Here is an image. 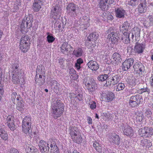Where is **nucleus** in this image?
I'll return each instance as SVG.
<instances>
[{
  "mask_svg": "<svg viewBox=\"0 0 153 153\" xmlns=\"http://www.w3.org/2000/svg\"><path fill=\"white\" fill-rule=\"evenodd\" d=\"M13 70V76L12 82L14 84L21 85H23L24 83V76L22 74V71L18 69L17 65L15 64L12 65L10 70Z\"/></svg>",
  "mask_w": 153,
  "mask_h": 153,
  "instance_id": "nucleus-1",
  "label": "nucleus"
},
{
  "mask_svg": "<svg viewBox=\"0 0 153 153\" xmlns=\"http://www.w3.org/2000/svg\"><path fill=\"white\" fill-rule=\"evenodd\" d=\"M64 111L63 104L59 100H57L52 105L51 113L55 119L59 117L62 114Z\"/></svg>",
  "mask_w": 153,
  "mask_h": 153,
  "instance_id": "nucleus-2",
  "label": "nucleus"
},
{
  "mask_svg": "<svg viewBox=\"0 0 153 153\" xmlns=\"http://www.w3.org/2000/svg\"><path fill=\"white\" fill-rule=\"evenodd\" d=\"M39 68L38 66L37 69L35 81L37 84L41 86L43 85L45 82V73L44 70V67L39 66Z\"/></svg>",
  "mask_w": 153,
  "mask_h": 153,
  "instance_id": "nucleus-3",
  "label": "nucleus"
},
{
  "mask_svg": "<svg viewBox=\"0 0 153 153\" xmlns=\"http://www.w3.org/2000/svg\"><path fill=\"white\" fill-rule=\"evenodd\" d=\"M108 34L107 40L110 44L114 45L117 43L118 40V33L112 28H109L106 31Z\"/></svg>",
  "mask_w": 153,
  "mask_h": 153,
  "instance_id": "nucleus-4",
  "label": "nucleus"
},
{
  "mask_svg": "<svg viewBox=\"0 0 153 153\" xmlns=\"http://www.w3.org/2000/svg\"><path fill=\"white\" fill-rule=\"evenodd\" d=\"M83 83L90 92H92L97 89V84L95 80L91 78L85 77L84 79Z\"/></svg>",
  "mask_w": 153,
  "mask_h": 153,
  "instance_id": "nucleus-5",
  "label": "nucleus"
},
{
  "mask_svg": "<svg viewBox=\"0 0 153 153\" xmlns=\"http://www.w3.org/2000/svg\"><path fill=\"white\" fill-rule=\"evenodd\" d=\"M30 44V39L28 36L22 37L20 41V49L23 53L26 52L29 49Z\"/></svg>",
  "mask_w": 153,
  "mask_h": 153,
  "instance_id": "nucleus-6",
  "label": "nucleus"
},
{
  "mask_svg": "<svg viewBox=\"0 0 153 153\" xmlns=\"http://www.w3.org/2000/svg\"><path fill=\"white\" fill-rule=\"evenodd\" d=\"M33 18L32 15L29 14L26 16L22 20L21 25V30L23 31L26 27L30 28L32 26Z\"/></svg>",
  "mask_w": 153,
  "mask_h": 153,
  "instance_id": "nucleus-7",
  "label": "nucleus"
},
{
  "mask_svg": "<svg viewBox=\"0 0 153 153\" xmlns=\"http://www.w3.org/2000/svg\"><path fill=\"white\" fill-rule=\"evenodd\" d=\"M31 124V119L30 117L26 116L23 119L22 124V129L25 134L29 132Z\"/></svg>",
  "mask_w": 153,
  "mask_h": 153,
  "instance_id": "nucleus-8",
  "label": "nucleus"
},
{
  "mask_svg": "<svg viewBox=\"0 0 153 153\" xmlns=\"http://www.w3.org/2000/svg\"><path fill=\"white\" fill-rule=\"evenodd\" d=\"M141 99V96L139 94L132 96L130 97L129 102L130 106L133 108L138 105Z\"/></svg>",
  "mask_w": 153,
  "mask_h": 153,
  "instance_id": "nucleus-9",
  "label": "nucleus"
},
{
  "mask_svg": "<svg viewBox=\"0 0 153 153\" xmlns=\"http://www.w3.org/2000/svg\"><path fill=\"white\" fill-rule=\"evenodd\" d=\"M133 68L136 72V74L139 76L145 74V67L141 63L137 62L134 65Z\"/></svg>",
  "mask_w": 153,
  "mask_h": 153,
  "instance_id": "nucleus-10",
  "label": "nucleus"
},
{
  "mask_svg": "<svg viewBox=\"0 0 153 153\" xmlns=\"http://www.w3.org/2000/svg\"><path fill=\"white\" fill-rule=\"evenodd\" d=\"M61 10L58 5L53 7L51 9V17L55 19H59L61 16Z\"/></svg>",
  "mask_w": 153,
  "mask_h": 153,
  "instance_id": "nucleus-11",
  "label": "nucleus"
},
{
  "mask_svg": "<svg viewBox=\"0 0 153 153\" xmlns=\"http://www.w3.org/2000/svg\"><path fill=\"white\" fill-rule=\"evenodd\" d=\"M120 79L121 77L120 75H112L106 80V84L107 86L114 85L117 84Z\"/></svg>",
  "mask_w": 153,
  "mask_h": 153,
  "instance_id": "nucleus-12",
  "label": "nucleus"
},
{
  "mask_svg": "<svg viewBox=\"0 0 153 153\" xmlns=\"http://www.w3.org/2000/svg\"><path fill=\"white\" fill-rule=\"evenodd\" d=\"M66 9L67 13L69 15L74 17L77 16V7L75 4L70 3L68 5Z\"/></svg>",
  "mask_w": 153,
  "mask_h": 153,
  "instance_id": "nucleus-13",
  "label": "nucleus"
},
{
  "mask_svg": "<svg viewBox=\"0 0 153 153\" xmlns=\"http://www.w3.org/2000/svg\"><path fill=\"white\" fill-rule=\"evenodd\" d=\"M152 128L145 127L139 129L138 131L139 134L141 137H150V132L152 130Z\"/></svg>",
  "mask_w": 153,
  "mask_h": 153,
  "instance_id": "nucleus-14",
  "label": "nucleus"
},
{
  "mask_svg": "<svg viewBox=\"0 0 153 153\" xmlns=\"http://www.w3.org/2000/svg\"><path fill=\"white\" fill-rule=\"evenodd\" d=\"M89 19L87 16H84L80 18V21H77L75 22L74 25L76 27H78L79 25L81 26L83 25L84 26V29H86L90 26L89 23Z\"/></svg>",
  "mask_w": 153,
  "mask_h": 153,
  "instance_id": "nucleus-15",
  "label": "nucleus"
},
{
  "mask_svg": "<svg viewBox=\"0 0 153 153\" xmlns=\"http://www.w3.org/2000/svg\"><path fill=\"white\" fill-rule=\"evenodd\" d=\"M5 123L11 130L14 131L15 129L14 117L11 115L8 116L5 121Z\"/></svg>",
  "mask_w": 153,
  "mask_h": 153,
  "instance_id": "nucleus-16",
  "label": "nucleus"
},
{
  "mask_svg": "<svg viewBox=\"0 0 153 153\" xmlns=\"http://www.w3.org/2000/svg\"><path fill=\"white\" fill-rule=\"evenodd\" d=\"M124 135L129 137H132L134 134V131L132 128L128 125L123 126L122 128Z\"/></svg>",
  "mask_w": 153,
  "mask_h": 153,
  "instance_id": "nucleus-17",
  "label": "nucleus"
},
{
  "mask_svg": "<svg viewBox=\"0 0 153 153\" xmlns=\"http://www.w3.org/2000/svg\"><path fill=\"white\" fill-rule=\"evenodd\" d=\"M109 140L111 143L117 146L119 145L120 143L119 136L114 133H111L109 135Z\"/></svg>",
  "mask_w": 153,
  "mask_h": 153,
  "instance_id": "nucleus-18",
  "label": "nucleus"
},
{
  "mask_svg": "<svg viewBox=\"0 0 153 153\" xmlns=\"http://www.w3.org/2000/svg\"><path fill=\"white\" fill-rule=\"evenodd\" d=\"M101 96L102 99L106 102L112 101L114 97V94L111 92L102 93Z\"/></svg>",
  "mask_w": 153,
  "mask_h": 153,
  "instance_id": "nucleus-19",
  "label": "nucleus"
},
{
  "mask_svg": "<svg viewBox=\"0 0 153 153\" xmlns=\"http://www.w3.org/2000/svg\"><path fill=\"white\" fill-rule=\"evenodd\" d=\"M134 60L133 58H129L125 60L123 63L122 69L124 71H127L133 65Z\"/></svg>",
  "mask_w": 153,
  "mask_h": 153,
  "instance_id": "nucleus-20",
  "label": "nucleus"
},
{
  "mask_svg": "<svg viewBox=\"0 0 153 153\" xmlns=\"http://www.w3.org/2000/svg\"><path fill=\"white\" fill-rule=\"evenodd\" d=\"M145 47V45L144 44L137 42L134 47V50L135 53L140 54L143 53Z\"/></svg>",
  "mask_w": 153,
  "mask_h": 153,
  "instance_id": "nucleus-21",
  "label": "nucleus"
},
{
  "mask_svg": "<svg viewBox=\"0 0 153 153\" xmlns=\"http://www.w3.org/2000/svg\"><path fill=\"white\" fill-rule=\"evenodd\" d=\"M116 17L117 18H123L125 17L126 11L121 8H116L114 11Z\"/></svg>",
  "mask_w": 153,
  "mask_h": 153,
  "instance_id": "nucleus-22",
  "label": "nucleus"
},
{
  "mask_svg": "<svg viewBox=\"0 0 153 153\" xmlns=\"http://www.w3.org/2000/svg\"><path fill=\"white\" fill-rule=\"evenodd\" d=\"M26 152L27 153H39L38 150L31 144H26L25 146Z\"/></svg>",
  "mask_w": 153,
  "mask_h": 153,
  "instance_id": "nucleus-23",
  "label": "nucleus"
},
{
  "mask_svg": "<svg viewBox=\"0 0 153 153\" xmlns=\"http://www.w3.org/2000/svg\"><path fill=\"white\" fill-rule=\"evenodd\" d=\"M114 1V0H100L99 3L98 5L102 10H104L107 4H112Z\"/></svg>",
  "mask_w": 153,
  "mask_h": 153,
  "instance_id": "nucleus-24",
  "label": "nucleus"
},
{
  "mask_svg": "<svg viewBox=\"0 0 153 153\" xmlns=\"http://www.w3.org/2000/svg\"><path fill=\"white\" fill-rule=\"evenodd\" d=\"M69 134L71 138L80 133V131L75 126L70 127L69 129Z\"/></svg>",
  "mask_w": 153,
  "mask_h": 153,
  "instance_id": "nucleus-25",
  "label": "nucleus"
},
{
  "mask_svg": "<svg viewBox=\"0 0 153 153\" xmlns=\"http://www.w3.org/2000/svg\"><path fill=\"white\" fill-rule=\"evenodd\" d=\"M87 65L88 67L92 71H96L99 68V65L96 62L91 60L88 62Z\"/></svg>",
  "mask_w": 153,
  "mask_h": 153,
  "instance_id": "nucleus-26",
  "label": "nucleus"
},
{
  "mask_svg": "<svg viewBox=\"0 0 153 153\" xmlns=\"http://www.w3.org/2000/svg\"><path fill=\"white\" fill-rule=\"evenodd\" d=\"M43 0H34L33 5V10L36 12L39 11L42 5Z\"/></svg>",
  "mask_w": 153,
  "mask_h": 153,
  "instance_id": "nucleus-27",
  "label": "nucleus"
},
{
  "mask_svg": "<svg viewBox=\"0 0 153 153\" xmlns=\"http://www.w3.org/2000/svg\"><path fill=\"white\" fill-rule=\"evenodd\" d=\"M140 3L138 7V12L140 13H144L146 11L147 7L146 5V0H140Z\"/></svg>",
  "mask_w": 153,
  "mask_h": 153,
  "instance_id": "nucleus-28",
  "label": "nucleus"
},
{
  "mask_svg": "<svg viewBox=\"0 0 153 153\" xmlns=\"http://www.w3.org/2000/svg\"><path fill=\"white\" fill-rule=\"evenodd\" d=\"M132 118L134 120H136L137 124H140L142 123L143 114H142L139 113L138 112L136 113L134 112Z\"/></svg>",
  "mask_w": 153,
  "mask_h": 153,
  "instance_id": "nucleus-29",
  "label": "nucleus"
},
{
  "mask_svg": "<svg viewBox=\"0 0 153 153\" xmlns=\"http://www.w3.org/2000/svg\"><path fill=\"white\" fill-rule=\"evenodd\" d=\"M121 56L117 53H114L112 56L111 59L115 63H119L121 59Z\"/></svg>",
  "mask_w": 153,
  "mask_h": 153,
  "instance_id": "nucleus-30",
  "label": "nucleus"
},
{
  "mask_svg": "<svg viewBox=\"0 0 153 153\" xmlns=\"http://www.w3.org/2000/svg\"><path fill=\"white\" fill-rule=\"evenodd\" d=\"M140 145L144 148H149L151 147L152 144L150 140L144 139L141 141Z\"/></svg>",
  "mask_w": 153,
  "mask_h": 153,
  "instance_id": "nucleus-31",
  "label": "nucleus"
},
{
  "mask_svg": "<svg viewBox=\"0 0 153 153\" xmlns=\"http://www.w3.org/2000/svg\"><path fill=\"white\" fill-rule=\"evenodd\" d=\"M123 26L120 28V30L123 33H128V30L130 29V24L128 22H125L123 24Z\"/></svg>",
  "mask_w": 153,
  "mask_h": 153,
  "instance_id": "nucleus-32",
  "label": "nucleus"
},
{
  "mask_svg": "<svg viewBox=\"0 0 153 153\" xmlns=\"http://www.w3.org/2000/svg\"><path fill=\"white\" fill-rule=\"evenodd\" d=\"M121 40L123 41L125 44H128L130 43V39L129 38V33H123Z\"/></svg>",
  "mask_w": 153,
  "mask_h": 153,
  "instance_id": "nucleus-33",
  "label": "nucleus"
},
{
  "mask_svg": "<svg viewBox=\"0 0 153 153\" xmlns=\"http://www.w3.org/2000/svg\"><path fill=\"white\" fill-rule=\"evenodd\" d=\"M11 96L12 101L14 103L15 102H17L22 100V98L20 96L15 92H13Z\"/></svg>",
  "mask_w": 153,
  "mask_h": 153,
  "instance_id": "nucleus-34",
  "label": "nucleus"
},
{
  "mask_svg": "<svg viewBox=\"0 0 153 153\" xmlns=\"http://www.w3.org/2000/svg\"><path fill=\"white\" fill-rule=\"evenodd\" d=\"M83 53V51L81 48H79L75 49L73 52V54L77 57L81 56Z\"/></svg>",
  "mask_w": 153,
  "mask_h": 153,
  "instance_id": "nucleus-35",
  "label": "nucleus"
},
{
  "mask_svg": "<svg viewBox=\"0 0 153 153\" xmlns=\"http://www.w3.org/2000/svg\"><path fill=\"white\" fill-rule=\"evenodd\" d=\"M0 136L1 138L4 140L8 139V134L6 131L3 128L0 129Z\"/></svg>",
  "mask_w": 153,
  "mask_h": 153,
  "instance_id": "nucleus-36",
  "label": "nucleus"
},
{
  "mask_svg": "<svg viewBox=\"0 0 153 153\" xmlns=\"http://www.w3.org/2000/svg\"><path fill=\"white\" fill-rule=\"evenodd\" d=\"M102 116L103 119L105 120H111L113 117V114L110 113L108 112L103 113L102 114Z\"/></svg>",
  "mask_w": 153,
  "mask_h": 153,
  "instance_id": "nucleus-37",
  "label": "nucleus"
},
{
  "mask_svg": "<svg viewBox=\"0 0 153 153\" xmlns=\"http://www.w3.org/2000/svg\"><path fill=\"white\" fill-rule=\"evenodd\" d=\"M71 138L74 142L78 144L81 143L82 141V138L81 136L80 133L73 137Z\"/></svg>",
  "mask_w": 153,
  "mask_h": 153,
  "instance_id": "nucleus-38",
  "label": "nucleus"
},
{
  "mask_svg": "<svg viewBox=\"0 0 153 153\" xmlns=\"http://www.w3.org/2000/svg\"><path fill=\"white\" fill-rule=\"evenodd\" d=\"M48 146H50V147L51 148V149H57V146L56 145V143L54 139L51 138L49 139L47 143Z\"/></svg>",
  "mask_w": 153,
  "mask_h": 153,
  "instance_id": "nucleus-39",
  "label": "nucleus"
},
{
  "mask_svg": "<svg viewBox=\"0 0 153 153\" xmlns=\"http://www.w3.org/2000/svg\"><path fill=\"white\" fill-rule=\"evenodd\" d=\"M71 47L70 45H68L66 42H64L63 43L61 47L62 52L64 53L68 51V48Z\"/></svg>",
  "mask_w": 153,
  "mask_h": 153,
  "instance_id": "nucleus-40",
  "label": "nucleus"
},
{
  "mask_svg": "<svg viewBox=\"0 0 153 153\" xmlns=\"http://www.w3.org/2000/svg\"><path fill=\"white\" fill-rule=\"evenodd\" d=\"M86 45L88 48H93L96 46V43L94 41H92L91 40H88L87 39L85 43Z\"/></svg>",
  "mask_w": 153,
  "mask_h": 153,
  "instance_id": "nucleus-41",
  "label": "nucleus"
},
{
  "mask_svg": "<svg viewBox=\"0 0 153 153\" xmlns=\"http://www.w3.org/2000/svg\"><path fill=\"white\" fill-rule=\"evenodd\" d=\"M152 114V112L150 109H147L146 110L144 114L146 120H149L151 122H152V121H151L150 120L153 119V118H152L151 117Z\"/></svg>",
  "mask_w": 153,
  "mask_h": 153,
  "instance_id": "nucleus-42",
  "label": "nucleus"
},
{
  "mask_svg": "<svg viewBox=\"0 0 153 153\" xmlns=\"http://www.w3.org/2000/svg\"><path fill=\"white\" fill-rule=\"evenodd\" d=\"M98 35L95 33H93L89 35L87 39L88 40H91L92 41H94L97 39Z\"/></svg>",
  "mask_w": 153,
  "mask_h": 153,
  "instance_id": "nucleus-43",
  "label": "nucleus"
},
{
  "mask_svg": "<svg viewBox=\"0 0 153 153\" xmlns=\"http://www.w3.org/2000/svg\"><path fill=\"white\" fill-rule=\"evenodd\" d=\"M93 146L98 152H102V148L99 143L94 141L93 144Z\"/></svg>",
  "mask_w": 153,
  "mask_h": 153,
  "instance_id": "nucleus-44",
  "label": "nucleus"
},
{
  "mask_svg": "<svg viewBox=\"0 0 153 153\" xmlns=\"http://www.w3.org/2000/svg\"><path fill=\"white\" fill-rule=\"evenodd\" d=\"M17 102L16 108L17 110L21 112H22L24 109V104L22 102L21 100Z\"/></svg>",
  "mask_w": 153,
  "mask_h": 153,
  "instance_id": "nucleus-45",
  "label": "nucleus"
},
{
  "mask_svg": "<svg viewBox=\"0 0 153 153\" xmlns=\"http://www.w3.org/2000/svg\"><path fill=\"white\" fill-rule=\"evenodd\" d=\"M125 88L124 84L122 82L119 83L117 85L116 90L117 91L123 90Z\"/></svg>",
  "mask_w": 153,
  "mask_h": 153,
  "instance_id": "nucleus-46",
  "label": "nucleus"
},
{
  "mask_svg": "<svg viewBox=\"0 0 153 153\" xmlns=\"http://www.w3.org/2000/svg\"><path fill=\"white\" fill-rule=\"evenodd\" d=\"M108 76L107 74H102L98 76V79L100 81H105L106 79H108Z\"/></svg>",
  "mask_w": 153,
  "mask_h": 153,
  "instance_id": "nucleus-47",
  "label": "nucleus"
},
{
  "mask_svg": "<svg viewBox=\"0 0 153 153\" xmlns=\"http://www.w3.org/2000/svg\"><path fill=\"white\" fill-rule=\"evenodd\" d=\"M39 149L41 148L42 149L43 148L46 147L47 146H48L47 143L43 140H41L39 143Z\"/></svg>",
  "mask_w": 153,
  "mask_h": 153,
  "instance_id": "nucleus-48",
  "label": "nucleus"
},
{
  "mask_svg": "<svg viewBox=\"0 0 153 153\" xmlns=\"http://www.w3.org/2000/svg\"><path fill=\"white\" fill-rule=\"evenodd\" d=\"M133 31H132L134 35H135V37L137 36H140V30L138 27H134L133 29Z\"/></svg>",
  "mask_w": 153,
  "mask_h": 153,
  "instance_id": "nucleus-49",
  "label": "nucleus"
},
{
  "mask_svg": "<svg viewBox=\"0 0 153 153\" xmlns=\"http://www.w3.org/2000/svg\"><path fill=\"white\" fill-rule=\"evenodd\" d=\"M137 0H126V4L134 6L137 5Z\"/></svg>",
  "mask_w": 153,
  "mask_h": 153,
  "instance_id": "nucleus-50",
  "label": "nucleus"
},
{
  "mask_svg": "<svg viewBox=\"0 0 153 153\" xmlns=\"http://www.w3.org/2000/svg\"><path fill=\"white\" fill-rule=\"evenodd\" d=\"M89 105L90 108L91 109L94 110L96 107V103L94 101H92L90 102Z\"/></svg>",
  "mask_w": 153,
  "mask_h": 153,
  "instance_id": "nucleus-51",
  "label": "nucleus"
},
{
  "mask_svg": "<svg viewBox=\"0 0 153 153\" xmlns=\"http://www.w3.org/2000/svg\"><path fill=\"white\" fill-rule=\"evenodd\" d=\"M47 40L49 43H52L55 40V38L52 36L48 35L47 37Z\"/></svg>",
  "mask_w": 153,
  "mask_h": 153,
  "instance_id": "nucleus-52",
  "label": "nucleus"
},
{
  "mask_svg": "<svg viewBox=\"0 0 153 153\" xmlns=\"http://www.w3.org/2000/svg\"><path fill=\"white\" fill-rule=\"evenodd\" d=\"M149 19V25L147 26H153V16L152 15H149L148 16Z\"/></svg>",
  "mask_w": 153,
  "mask_h": 153,
  "instance_id": "nucleus-53",
  "label": "nucleus"
},
{
  "mask_svg": "<svg viewBox=\"0 0 153 153\" xmlns=\"http://www.w3.org/2000/svg\"><path fill=\"white\" fill-rule=\"evenodd\" d=\"M49 148V146H47L46 147L43 148L42 149L41 148L39 149L42 153H48Z\"/></svg>",
  "mask_w": 153,
  "mask_h": 153,
  "instance_id": "nucleus-54",
  "label": "nucleus"
},
{
  "mask_svg": "<svg viewBox=\"0 0 153 153\" xmlns=\"http://www.w3.org/2000/svg\"><path fill=\"white\" fill-rule=\"evenodd\" d=\"M75 97L76 98L79 100L81 101L82 100V95L81 94L79 93Z\"/></svg>",
  "mask_w": 153,
  "mask_h": 153,
  "instance_id": "nucleus-55",
  "label": "nucleus"
},
{
  "mask_svg": "<svg viewBox=\"0 0 153 153\" xmlns=\"http://www.w3.org/2000/svg\"><path fill=\"white\" fill-rule=\"evenodd\" d=\"M9 153H19L18 150L15 149H11Z\"/></svg>",
  "mask_w": 153,
  "mask_h": 153,
  "instance_id": "nucleus-56",
  "label": "nucleus"
},
{
  "mask_svg": "<svg viewBox=\"0 0 153 153\" xmlns=\"http://www.w3.org/2000/svg\"><path fill=\"white\" fill-rule=\"evenodd\" d=\"M87 120L88 123L89 124H91L92 123V119L91 117H87Z\"/></svg>",
  "mask_w": 153,
  "mask_h": 153,
  "instance_id": "nucleus-57",
  "label": "nucleus"
},
{
  "mask_svg": "<svg viewBox=\"0 0 153 153\" xmlns=\"http://www.w3.org/2000/svg\"><path fill=\"white\" fill-rule=\"evenodd\" d=\"M19 7L18 6L15 5L12 11L13 12H15L18 10Z\"/></svg>",
  "mask_w": 153,
  "mask_h": 153,
  "instance_id": "nucleus-58",
  "label": "nucleus"
},
{
  "mask_svg": "<svg viewBox=\"0 0 153 153\" xmlns=\"http://www.w3.org/2000/svg\"><path fill=\"white\" fill-rule=\"evenodd\" d=\"M80 64H78L77 63H76L75 64V66L76 67V69L77 70H79L80 68H81V67L80 66Z\"/></svg>",
  "mask_w": 153,
  "mask_h": 153,
  "instance_id": "nucleus-59",
  "label": "nucleus"
},
{
  "mask_svg": "<svg viewBox=\"0 0 153 153\" xmlns=\"http://www.w3.org/2000/svg\"><path fill=\"white\" fill-rule=\"evenodd\" d=\"M107 18L108 20H112L113 19V17L111 14H109L108 15Z\"/></svg>",
  "mask_w": 153,
  "mask_h": 153,
  "instance_id": "nucleus-60",
  "label": "nucleus"
},
{
  "mask_svg": "<svg viewBox=\"0 0 153 153\" xmlns=\"http://www.w3.org/2000/svg\"><path fill=\"white\" fill-rule=\"evenodd\" d=\"M83 62V61L82 59L79 58L77 59L76 63L79 64H81Z\"/></svg>",
  "mask_w": 153,
  "mask_h": 153,
  "instance_id": "nucleus-61",
  "label": "nucleus"
},
{
  "mask_svg": "<svg viewBox=\"0 0 153 153\" xmlns=\"http://www.w3.org/2000/svg\"><path fill=\"white\" fill-rule=\"evenodd\" d=\"M21 0H16V1L15 2L14 5L19 6L20 5L21 3Z\"/></svg>",
  "mask_w": 153,
  "mask_h": 153,
  "instance_id": "nucleus-62",
  "label": "nucleus"
},
{
  "mask_svg": "<svg viewBox=\"0 0 153 153\" xmlns=\"http://www.w3.org/2000/svg\"><path fill=\"white\" fill-rule=\"evenodd\" d=\"M124 143L125 144V147L127 148L129 147V142L127 140H126L125 141Z\"/></svg>",
  "mask_w": 153,
  "mask_h": 153,
  "instance_id": "nucleus-63",
  "label": "nucleus"
},
{
  "mask_svg": "<svg viewBox=\"0 0 153 153\" xmlns=\"http://www.w3.org/2000/svg\"><path fill=\"white\" fill-rule=\"evenodd\" d=\"M150 82L151 85L153 87V76H152L151 77H150Z\"/></svg>",
  "mask_w": 153,
  "mask_h": 153,
  "instance_id": "nucleus-64",
  "label": "nucleus"
}]
</instances>
